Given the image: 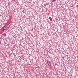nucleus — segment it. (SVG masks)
I'll list each match as a JSON object with an SVG mask.
<instances>
[{
  "label": "nucleus",
  "instance_id": "f257e3e1",
  "mask_svg": "<svg viewBox=\"0 0 78 78\" xmlns=\"http://www.w3.org/2000/svg\"><path fill=\"white\" fill-rule=\"evenodd\" d=\"M9 25L7 24L4 27V28H5V29L4 30H7L8 28H9Z\"/></svg>",
  "mask_w": 78,
  "mask_h": 78
},
{
  "label": "nucleus",
  "instance_id": "f03ea898",
  "mask_svg": "<svg viewBox=\"0 0 78 78\" xmlns=\"http://www.w3.org/2000/svg\"><path fill=\"white\" fill-rule=\"evenodd\" d=\"M47 62H48V64L49 65V66H51V62H50L48 60Z\"/></svg>",
  "mask_w": 78,
  "mask_h": 78
},
{
  "label": "nucleus",
  "instance_id": "7ed1b4c3",
  "mask_svg": "<svg viewBox=\"0 0 78 78\" xmlns=\"http://www.w3.org/2000/svg\"><path fill=\"white\" fill-rule=\"evenodd\" d=\"M49 18L50 19V21H52V18H51V17H49Z\"/></svg>",
  "mask_w": 78,
  "mask_h": 78
},
{
  "label": "nucleus",
  "instance_id": "20e7f679",
  "mask_svg": "<svg viewBox=\"0 0 78 78\" xmlns=\"http://www.w3.org/2000/svg\"><path fill=\"white\" fill-rule=\"evenodd\" d=\"M2 35H4L5 36H6V34L5 33H4V34H2Z\"/></svg>",
  "mask_w": 78,
  "mask_h": 78
},
{
  "label": "nucleus",
  "instance_id": "39448f33",
  "mask_svg": "<svg viewBox=\"0 0 78 78\" xmlns=\"http://www.w3.org/2000/svg\"><path fill=\"white\" fill-rule=\"evenodd\" d=\"M56 0H53L52 1V2H55V1H56Z\"/></svg>",
  "mask_w": 78,
  "mask_h": 78
},
{
  "label": "nucleus",
  "instance_id": "423d86ee",
  "mask_svg": "<svg viewBox=\"0 0 78 78\" xmlns=\"http://www.w3.org/2000/svg\"><path fill=\"white\" fill-rule=\"evenodd\" d=\"M0 44H1V41H0Z\"/></svg>",
  "mask_w": 78,
  "mask_h": 78
},
{
  "label": "nucleus",
  "instance_id": "0eeeda50",
  "mask_svg": "<svg viewBox=\"0 0 78 78\" xmlns=\"http://www.w3.org/2000/svg\"><path fill=\"white\" fill-rule=\"evenodd\" d=\"M4 29H5V28H4Z\"/></svg>",
  "mask_w": 78,
  "mask_h": 78
}]
</instances>
